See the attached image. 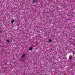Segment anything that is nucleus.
Listing matches in <instances>:
<instances>
[{
	"label": "nucleus",
	"instance_id": "4",
	"mask_svg": "<svg viewBox=\"0 0 75 75\" xmlns=\"http://www.w3.org/2000/svg\"><path fill=\"white\" fill-rule=\"evenodd\" d=\"M29 50L30 51H31L33 50V48L32 47H30L29 48Z\"/></svg>",
	"mask_w": 75,
	"mask_h": 75
},
{
	"label": "nucleus",
	"instance_id": "1",
	"mask_svg": "<svg viewBox=\"0 0 75 75\" xmlns=\"http://www.w3.org/2000/svg\"><path fill=\"white\" fill-rule=\"evenodd\" d=\"M25 54H23L22 56V58H24V57H25Z\"/></svg>",
	"mask_w": 75,
	"mask_h": 75
},
{
	"label": "nucleus",
	"instance_id": "5",
	"mask_svg": "<svg viewBox=\"0 0 75 75\" xmlns=\"http://www.w3.org/2000/svg\"><path fill=\"white\" fill-rule=\"evenodd\" d=\"M7 42L8 43H9V42H10V41L9 40H7Z\"/></svg>",
	"mask_w": 75,
	"mask_h": 75
},
{
	"label": "nucleus",
	"instance_id": "2",
	"mask_svg": "<svg viewBox=\"0 0 75 75\" xmlns=\"http://www.w3.org/2000/svg\"><path fill=\"white\" fill-rule=\"evenodd\" d=\"M14 19H13L11 21V23L13 24V23H14Z\"/></svg>",
	"mask_w": 75,
	"mask_h": 75
},
{
	"label": "nucleus",
	"instance_id": "6",
	"mask_svg": "<svg viewBox=\"0 0 75 75\" xmlns=\"http://www.w3.org/2000/svg\"><path fill=\"white\" fill-rule=\"evenodd\" d=\"M52 40L51 39H50L49 41V42H51V41Z\"/></svg>",
	"mask_w": 75,
	"mask_h": 75
},
{
	"label": "nucleus",
	"instance_id": "3",
	"mask_svg": "<svg viewBox=\"0 0 75 75\" xmlns=\"http://www.w3.org/2000/svg\"><path fill=\"white\" fill-rule=\"evenodd\" d=\"M36 1L35 0H33L32 1V3H33V4H34V3H35Z\"/></svg>",
	"mask_w": 75,
	"mask_h": 75
}]
</instances>
